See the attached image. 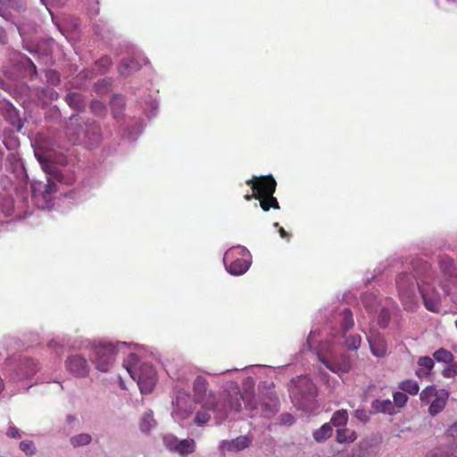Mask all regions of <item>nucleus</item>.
<instances>
[{"mask_svg":"<svg viewBox=\"0 0 457 457\" xmlns=\"http://www.w3.org/2000/svg\"><path fill=\"white\" fill-rule=\"evenodd\" d=\"M195 449V442L193 439H184L177 444L175 452L179 453L180 455H187L194 453Z\"/></svg>","mask_w":457,"mask_h":457,"instance_id":"23","label":"nucleus"},{"mask_svg":"<svg viewBox=\"0 0 457 457\" xmlns=\"http://www.w3.org/2000/svg\"><path fill=\"white\" fill-rule=\"evenodd\" d=\"M341 316H342L341 326H342L343 333H346L354 325L353 313L349 308H345L342 311Z\"/></svg>","mask_w":457,"mask_h":457,"instance_id":"27","label":"nucleus"},{"mask_svg":"<svg viewBox=\"0 0 457 457\" xmlns=\"http://www.w3.org/2000/svg\"><path fill=\"white\" fill-rule=\"evenodd\" d=\"M354 417H355L358 420H360V421H361V422H363V423H365V422H367V421L369 420V416H368V414H367L366 411H365V410H363V409H357V410L354 411Z\"/></svg>","mask_w":457,"mask_h":457,"instance_id":"44","label":"nucleus"},{"mask_svg":"<svg viewBox=\"0 0 457 457\" xmlns=\"http://www.w3.org/2000/svg\"><path fill=\"white\" fill-rule=\"evenodd\" d=\"M418 365L420 368L425 369L426 371L429 372L432 370V369L435 366L434 360L428 356H421L418 359L417 361Z\"/></svg>","mask_w":457,"mask_h":457,"instance_id":"34","label":"nucleus"},{"mask_svg":"<svg viewBox=\"0 0 457 457\" xmlns=\"http://www.w3.org/2000/svg\"><path fill=\"white\" fill-rule=\"evenodd\" d=\"M31 66L33 67L34 72L36 73L37 72V68H36V66H35V64L33 62H31Z\"/></svg>","mask_w":457,"mask_h":457,"instance_id":"58","label":"nucleus"},{"mask_svg":"<svg viewBox=\"0 0 457 457\" xmlns=\"http://www.w3.org/2000/svg\"><path fill=\"white\" fill-rule=\"evenodd\" d=\"M428 375H429V372L423 370L422 369L416 370V376L420 378L427 377Z\"/></svg>","mask_w":457,"mask_h":457,"instance_id":"52","label":"nucleus"},{"mask_svg":"<svg viewBox=\"0 0 457 457\" xmlns=\"http://www.w3.org/2000/svg\"><path fill=\"white\" fill-rule=\"evenodd\" d=\"M5 120L16 131H20L23 127L24 122L21 116H5Z\"/></svg>","mask_w":457,"mask_h":457,"instance_id":"39","label":"nucleus"},{"mask_svg":"<svg viewBox=\"0 0 457 457\" xmlns=\"http://www.w3.org/2000/svg\"><path fill=\"white\" fill-rule=\"evenodd\" d=\"M398 387L411 395H415L419 393L420 386L416 380L413 379H405L402 381Z\"/></svg>","mask_w":457,"mask_h":457,"instance_id":"26","label":"nucleus"},{"mask_svg":"<svg viewBox=\"0 0 457 457\" xmlns=\"http://www.w3.org/2000/svg\"><path fill=\"white\" fill-rule=\"evenodd\" d=\"M37 368L33 369L32 372H37Z\"/></svg>","mask_w":457,"mask_h":457,"instance_id":"59","label":"nucleus"},{"mask_svg":"<svg viewBox=\"0 0 457 457\" xmlns=\"http://www.w3.org/2000/svg\"><path fill=\"white\" fill-rule=\"evenodd\" d=\"M442 375L445 378H453L457 376V362L453 361L443 370Z\"/></svg>","mask_w":457,"mask_h":457,"instance_id":"36","label":"nucleus"},{"mask_svg":"<svg viewBox=\"0 0 457 457\" xmlns=\"http://www.w3.org/2000/svg\"><path fill=\"white\" fill-rule=\"evenodd\" d=\"M278 398L276 396H270L269 403H262V411L267 414H274L278 411Z\"/></svg>","mask_w":457,"mask_h":457,"instance_id":"33","label":"nucleus"},{"mask_svg":"<svg viewBox=\"0 0 457 457\" xmlns=\"http://www.w3.org/2000/svg\"><path fill=\"white\" fill-rule=\"evenodd\" d=\"M74 420H75V418L71 415H67V417H66V420L69 423L72 422Z\"/></svg>","mask_w":457,"mask_h":457,"instance_id":"55","label":"nucleus"},{"mask_svg":"<svg viewBox=\"0 0 457 457\" xmlns=\"http://www.w3.org/2000/svg\"><path fill=\"white\" fill-rule=\"evenodd\" d=\"M95 64L100 73H105L112 66V61L105 55L98 59Z\"/></svg>","mask_w":457,"mask_h":457,"instance_id":"31","label":"nucleus"},{"mask_svg":"<svg viewBox=\"0 0 457 457\" xmlns=\"http://www.w3.org/2000/svg\"><path fill=\"white\" fill-rule=\"evenodd\" d=\"M371 353L376 357H384L387 352V345L384 337L374 333L368 337Z\"/></svg>","mask_w":457,"mask_h":457,"instance_id":"12","label":"nucleus"},{"mask_svg":"<svg viewBox=\"0 0 457 457\" xmlns=\"http://www.w3.org/2000/svg\"><path fill=\"white\" fill-rule=\"evenodd\" d=\"M393 398L394 402L392 403H394V406H397L399 408L403 407L408 401V396L403 392H395L393 395Z\"/></svg>","mask_w":457,"mask_h":457,"instance_id":"37","label":"nucleus"},{"mask_svg":"<svg viewBox=\"0 0 457 457\" xmlns=\"http://www.w3.org/2000/svg\"><path fill=\"white\" fill-rule=\"evenodd\" d=\"M367 298H372V299H374V300H375V297H373V295H372L371 294H367V295H365L362 297V303H365V300H366Z\"/></svg>","mask_w":457,"mask_h":457,"instance_id":"54","label":"nucleus"},{"mask_svg":"<svg viewBox=\"0 0 457 457\" xmlns=\"http://www.w3.org/2000/svg\"><path fill=\"white\" fill-rule=\"evenodd\" d=\"M251 439L246 436H240L230 441H222L220 445L221 451L239 452L247 448L251 445Z\"/></svg>","mask_w":457,"mask_h":457,"instance_id":"13","label":"nucleus"},{"mask_svg":"<svg viewBox=\"0 0 457 457\" xmlns=\"http://www.w3.org/2000/svg\"><path fill=\"white\" fill-rule=\"evenodd\" d=\"M336 439L339 444H351L357 439V434L354 430L348 428H337Z\"/></svg>","mask_w":457,"mask_h":457,"instance_id":"16","label":"nucleus"},{"mask_svg":"<svg viewBox=\"0 0 457 457\" xmlns=\"http://www.w3.org/2000/svg\"><path fill=\"white\" fill-rule=\"evenodd\" d=\"M281 422L285 425L290 426L294 422V417L289 413L283 414L281 416Z\"/></svg>","mask_w":457,"mask_h":457,"instance_id":"48","label":"nucleus"},{"mask_svg":"<svg viewBox=\"0 0 457 457\" xmlns=\"http://www.w3.org/2000/svg\"><path fill=\"white\" fill-rule=\"evenodd\" d=\"M371 411L373 413H385L389 415L395 413L394 403L389 399H376L372 401Z\"/></svg>","mask_w":457,"mask_h":457,"instance_id":"15","label":"nucleus"},{"mask_svg":"<svg viewBox=\"0 0 457 457\" xmlns=\"http://www.w3.org/2000/svg\"><path fill=\"white\" fill-rule=\"evenodd\" d=\"M139 69H140L139 62L133 58L122 60L118 67V70H119V72L120 73V75L125 76V77L129 76V74H131L134 71H138Z\"/></svg>","mask_w":457,"mask_h":457,"instance_id":"17","label":"nucleus"},{"mask_svg":"<svg viewBox=\"0 0 457 457\" xmlns=\"http://www.w3.org/2000/svg\"><path fill=\"white\" fill-rule=\"evenodd\" d=\"M359 450L356 453L357 457H370L376 455L377 451L374 449V443L372 440L365 439L360 442Z\"/></svg>","mask_w":457,"mask_h":457,"instance_id":"19","label":"nucleus"},{"mask_svg":"<svg viewBox=\"0 0 457 457\" xmlns=\"http://www.w3.org/2000/svg\"><path fill=\"white\" fill-rule=\"evenodd\" d=\"M91 442V436L89 434H79L71 438V444L74 447L87 445Z\"/></svg>","mask_w":457,"mask_h":457,"instance_id":"32","label":"nucleus"},{"mask_svg":"<svg viewBox=\"0 0 457 457\" xmlns=\"http://www.w3.org/2000/svg\"><path fill=\"white\" fill-rule=\"evenodd\" d=\"M44 191H43V196L44 198H46L49 195H51L53 192H55L56 185L51 181L50 179H47V184L44 185Z\"/></svg>","mask_w":457,"mask_h":457,"instance_id":"41","label":"nucleus"},{"mask_svg":"<svg viewBox=\"0 0 457 457\" xmlns=\"http://www.w3.org/2000/svg\"><path fill=\"white\" fill-rule=\"evenodd\" d=\"M46 78L47 82L53 86L58 85L60 82V75L54 70H48L46 72Z\"/></svg>","mask_w":457,"mask_h":457,"instance_id":"40","label":"nucleus"},{"mask_svg":"<svg viewBox=\"0 0 457 457\" xmlns=\"http://www.w3.org/2000/svg\"><path fill=\"white\" fill-rule=\"evenodd\" d=\"M155 425L156 421L154 419L153 411H149L143 415L139 427L142 432L148 433Z\"/></svg>","mask_w":457,"mask_h":457,"instance_id":"24","label":"nucleus"},{"mask_svg":"<svg viewBox=\"0 0 457 457\" xmlns=\"http://www.w3.org/2000/svg\"><path fill=\"white\" fill-rule=\"evenodd\" d=\"M433 358L437 362L448 364L453 361L454 356L449 350L445 348H439L433 353Z\"/></svg>","mask_w":457,"mask_h":457,"instance_id":"25","label":"nucleus"},{"mask_svg":"<svg viewBox=\"0 0 457 457\" xmlns=\"http://www.w3.org/2000/svg\"><path fill=\"white\" fill-rule=\"evenodd\" d=\"M193 389L196 401L203 404L204 409L217 410L218 419L220 420H225L229 411L239 412L242 402L245 401V396L237 386L223 391L218 395L208 391V382L202 376L196 377Z\"/></svg>","mask_w":457,"mask_h":457,"instance_id":"1","label":"nucleus"},{"mask_svg":"<svg viewBox=\"0 0 457 457\" xmlns=\"http://www.w3.org/2000/svg\"><path fill=\"white\" fill-rule=\"evenodd\" d=\"M414 280V276L410 273H403L398 276L396 287L403 301L412 297L415 287Z\"/></svg>","mask_w":457,"mask_h":457,"instance_id":"11","label":"nucleus"},{"mask_svg":"<svg viewBox=\"0 0 457 457\" xmlns=\"http://www.w3.org/2000/svg\"><path fill=\"white\" fill-rule=\"evenodd\" d=\"M68 371L77 378L87 377L90 366L87 361L79 354L71 355L65 361Z\"/></svg>","mask_w":457,"mask_h":457,"instance_id":"9","label":"nucleus"},{"mask_svg":"<svg viewBox=\"0 0 457 457\" xmlns=\"http://www.w3.org/2000/svg\"><path fill=\"white\" fill-rule=\"evenodd\" d=\"M4 389V382H3V379L0 378V393L3 391Z\"/></svg>","mask_w":457,"mask_h":457,"instance_id":"56","label":"nucleus"},{"mask_svg":"<svg viewBox=\"0 0 457 457\" xmlns=\"http://www.w3.org/2000/svg\"><path fill=\"white\" fill-rule=\"evenodd\" d=\"M299 384L304 385L307 387L308 393H312L314 386L308 377H302L298 380Z\"/></svg>","mask_w":457,"mask_h":457,"instance_id":"45","label":"nucleus"},{"mask_svg":"<svg viewBox=\"0 0 457 457\" xmlns=\"http://www.w3.org/2000/svg\"><path fill=\"white\" fill-rule=\"evenodd\" d=\"M278 232L282 238L289 240L290 235L282 227H279Z\"/></svg>","mask_w":457,"mask_h":457,"instance_id":"51","label":"nucleus"},{"mask_svg":"<svg viewBox=\"0 0 457 457\" xmlns=\"http://www.w3.org/2000/svg\"><path fill=\"white\" fill-rule=\"evenodd\" d=\"M244 198L246 201H250L252 198H254V193L253 192L251 195L250 194H246V195H245Z\"/></svg>","mask_w":457,"mask_h":457,"instance_id":"53","label":"nucleus"},{"mask_svg":"<svg viewBox=\"0 0 457 457\" xmlns=\"http://www.w3.org/2000/svg\"><path fill=\"white\" fill-rule=\"evenodd\" d=\"M439 265L442 273L446 278V280L449 282L446 283L445 281H440V286L444 289L445 293L449 295V285L452 284L457 287V272L455 271L453 262L450 258H443L440 261Z\"/></svg>","mask_w":457,"mask_h":457,"instance_id":"10","label":"nucleus"},{"mask_svg":"<svg viewBox=\"0 0 457 457\" xmlns=\"http://www.w3.org/2000/svg\"><path fill=\"white\" fill-rule=\"evenodd\" d=\"M111 85H112V80L108 78H105L101 80H98L95 84V89L97 93L104 94L109 90V87H111Z\"/></svg>","mask_w":457,"mask_h":457,"instance_id":"35","label":"nucleus"},{"mask_svg":"<svg viewBox=\"0 0 457 457\" xmlns=\"http://www.w3.org/2000/svg\"><path fill=\"white\" fill-rule=\"evenodd\" d=\"M209 411H211V410L204 409L202 406V410L198 411L195 414V417L194 420L195 423H196L199 426L207 423L211 419V414L209 413ZM212 411H213L215 413V420H217V422L220 423L221 421L224 420L218 419L219 413H218L217 410H212Z\"/></svg>","mask_w":457,"mask_h":457,"instance_id":"21","label":"nucleus"},{"mask_svg":"<svg viewBox=\"0 0 457 457\" xmlns=\"http://www.w3.org/2000/svg\"><path fill=\"white\" fill-rule=\"evenodd\" d=\"M80 116H71L66 127V135L69 141L73 144H83L88 148L97 146L101 140V129L95 123L86 124L85 128L79 121Z\"/></svg>","mask_w":457,"mask_h":457,"instance_id":"2","label":"nucleus"},{"mask_svg":"<svg viewBox=\"0 0 457 457\" xmlns=\"http://www.w3.org/2000/svg\"><path fill=\"white\" fill-rule=\"evenodd\" d=\"M135 353L129 355V360L123 363L130 377L137 381L142 394L151 393L156 383V373L154 367L147 363L138 364Z\"/></svg>","mask_w":457,"mask_h":457,"instance_id":"3","label":"nucleus"},{"mask_svg":"<svg viewBox=\"0 0 457 457\" xmlns=\"http://www.w3.org/2000/svg\"><path fill=\"white\" fill-rule=\"evenodd\" d=\"M318 358L329 370L337 374L348 373L353 366L352 359L346 353H342L333 360H328L321 354H318Z\"/></svg>","mask_w":457,"mask_h":457,"instance_id":"8","label":"nucleus"},{"mask_svg":"<svg viewBox=\"0 0 457 457\" xmlns=\"http://www.w3.org/2000/svg\"><path fill=\"white\" fill-rule=\"evenodd\" d=\"M104 108V104L100 101H94L91 104L93 112H101Z\"/></svg>","mask_w":457,"mask_h":457,"instance_id":"49","label":"nucleus"},{"mask_svg":"<svg viewBox=\"0 0 457 457\" xmlns=\"http://www.w3.org/2000/svg\"><path fill=\"white\" fill-rule=\"evenodd\" d=\"M20 449L27 455H32L36 452L35 445L30 440H24L20 443Z\"/></svg>","mask_w":457,"mask_h":457,"instance_id":"38","label":"nucleus"},{"mask_svg":"<svg viewBox=\"0 0 457 457\" xmlns=\"http://www.w3.org/2000/svg\"><path fill=\"white\" fill-rule=\"evenodd\" d=\"M260 206L264 212H268L270 208L279 209V204L276 197L273 195H266L263 198H259Z\"/></svg>","mask_w":457,"mask_h":457,"instance_id":"28","label":"nucleus"},{"mask_svg":"<svg viewBox=\"0 0 457 457\" xmlns=\"http://www.w3.org/2000/svg\"><path fill=\"white\" fill-rule=\"evenodd\" d=\"M165 445L172 451H175L177 448V444L179 443L177 437L174 436H165L164 437Z\"/></svg>","mask_w":457,"mask_h":457,"instance_id":"43","label":"nucleus"},{"mask_svg":"<svg viewBox=\"0 0 457 457\" xmlns=\"http://www.w3.org/2000/svg\"><path fill=\"white\" fill-rule=\"evenodd\" d=\"M124 98L123 96H113L112 102H111V104L112 107L114 106H118V107H122L124 106Z\"/></svg>","mask_w":457,"mask_h":457,"instance_id":"47","label":"nucleus"},{"mask_svg":"<svg viewBox=\"0 0 457 457\" xmlns=\"http://www.w3.org/2000/svg\"><path fill=\"white\" fill-rule=\"evenodd\" d=\"M438 391L435 386H428L420 392V399L424 403H429L437 395Z\"/></svg>","mask_w":457,"mask_h":457,"instance_id":"29","label":"nucleus"},{"mask_svg":"<svg viewBox=\"0 0 457 457\" xmlns=\"http://www.w3.org/2000/svg\"><path fill=\"white\" fill-rule=\"evenodd\" d=\"M343 457H357V456H356V453H353V454H352V455H350V454H346V455H345V456H343Z\"/></svg>","mask_w":457,"mask_h":457,"instance_id":"57","label":"nucleus"},{"mask_svg":"<svg viewBox=\"0 0 457 457\" xmlns=\"http://www.w3.org/2000/svg\"><path fill=\"white\" fill-rule=\"evenodd\" d=\"M227 270L235 276L245 273L251 264L250 252L242 245L228 249L223 258Z\"/></svg>","mask_w":457,"mask_h":457,"instance_id":"6","label":"nucleus"},{"mask_svg":"<svg viewBox=\"0 0 457 457\" xmlns=\"http://www.w3.org/2000/svg\"><path fill=\"white\" fill-rule=\"evenodd\" d=\"M348 422V412L346 410H338L335 411L330 419V425L334 427H344Z\"/></svg>","mask_w":457,"mask_h":457,"instance_id":"22","label":"nucleus"},{"mask_svg":"<svg viewBox=\"0 0 457 457\" xmlns=\"http://www.w3.org/2000/svg\"><path fill=\"white\" fill-rule=\"evenodd\" d=\"M245 183L251 186L255 199L263 198L268 195H274L277 187V182L272 175L253 176L250 179H247Z\"/></svg>","mask_w":457,"mask_h":457,"instance_id":"7","label":"nucleus"},{"mask_svg":"<svg viewBox=\"0 0 457 457\" xmlns=\"http://www.w3.org/2000/svg\"><path fill=\"white\" fill-rule=\"evenodd\" d=\"M389 320V313L386 309H382L378 317V324L381 328H386Z\"/></svg>","mask_w":457,"mask_h":457,"instance_id":"42","label":"nucleus"},{"mask_svg":"<svg viewBox=\"0 0 457 457\" xmlns=\"http://www.w3.org/2000/svg\"><path fill=\"white\" fill-rule=\"evenodd\" d=\"M448 398L449 392L445 389H439L437 395L430 402L428 413L432 417L440 413L445 409Z\"/></svg>","mask_w":457,"mask_h":457,"instance_id":"14","label":"nucleus"},{"mask_svg":"<svg viewBox=\"0 0 457 457\" xmlns=\"http://www.w3.org/2000/svg\"><path fill=\"white\" fill-rule=\"evenodd\" d=\"M121 345H124V343L116 345L110 342L92 343L90 357L96 369L101 372H107L114 362L118 346Z\"/></svg>","mask_w":457,"mask_h":457,"instance_id":"5","label":"nucleus"},{"mask_svg":"<svg viewBox=\"0 0 457 457\" xmlns=\"http://www.w3.org/2000/svg\"><path fill=\"white\" fill-rule=\"evenodd\" d=\"M333 433V428L330 423L323 424L320 428L313 431L312 436L316 442L321 443L328 440Z\"/></svg>","mask_w":457,"mask_h":457,"instance_id":"20","label":"nucleus"},{"mask_svg":"<svg viewBox=\"0 0 457 457\" xmlns=\"http://www.w3.org/2000/svg\"><path fill=\"white\" fill-rule=\"evenodd\" d=\"M345 337V344L350 350H357L361 346V337L360 335H350L346 336V333H343Z\"/></svg>","mask_w":457,"mask_h":457,"instance_id":"30","label":"nucleus"},{"mask_svg":"<svg viewBox=\"0 0 457 457\" xmlns=\"http://www.w3.org/2000/svg\"><path fill=\"white\" fill-rule=\"evenodd\" d=\"M66 102L69 106L76 112H83L86 106L82 96L77 92L67 94Z\"/></svg>","mask_w":457,"mask_h":457,"instance_id":"18","label":"nucleus"},{"mask_svg":"<svg viewBox=\"0 0 457 457\" xmlns=\"http://www.w3.org/2000/svg\"><path fill=\"white\" fill-rule=\"evenodd\" d=\"M0 89L4 91H8L10 89L9 84L0 77Z\"/></svg>","mask_w":457,"mask_h":457,"instance_id":"50","label":"nucleus"},{"mask_svg":"<svg viewBox=\"0 0 457 457\" xmlns=\"http://www.w3.org/2000/svg\"><path fill=\"white\" fill-rule=\"evenodd\" d=\"M425 273L419 274L416 282L427 310L432 312H440V295L433 285L434 272L428 263L423 264Z\"/></svg>","mask_w":457,"mask_h":457,"instance_id":"4","label":"nucleus"},{"mask_svg":"<svg viewBox=\"0 0 457 457\" xmlns=\"http://www.w3.org/2000/svg\"><path fill=\"white\" fill-rule=\"evenodd\" d=\"M6 436L10 438H21V437L20 430L14 426H11L8 428V430L6 432Z\"/></svg>","mask_w":457,"mask_h":457,"instance_id":"46","label":"nucleus"}]
</instances>
